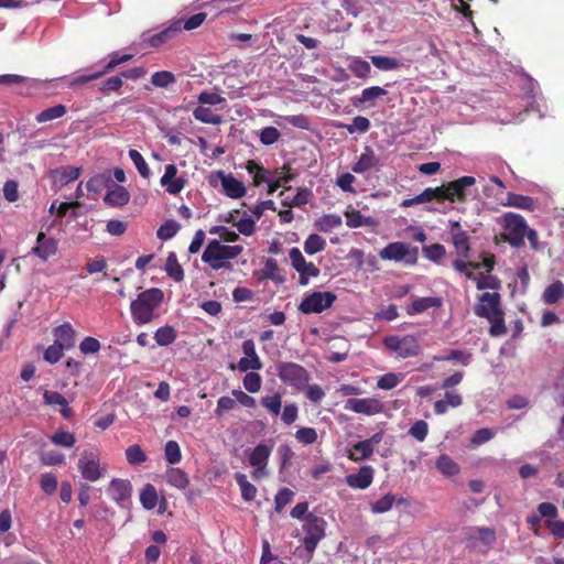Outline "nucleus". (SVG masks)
Listing matches in <instances>:
<instances>
[{"mask_svg": "<svg viewBox=\"0 0 564 564\" xmlns=\"http://www.w3.org/2000/svg\"><path fill=\"white\" fill-rule=\"evenodd\" d=\"M383 346L398 355L402 359L416 357L421 352L419 340L413 335H405L400 337L398 335H390L383 338Z\"/></svg>", "mask_w": 564, "mask_h": 564, "instance_id": "5", "label": "nucleus"}, {"mask_svg": "<svg viewBox=\"0 0 564 564\" xmlns=\"http://www.w3.org/2000/svg\"><path fill=\"white\" fill-rule=\"evenodd\" d=\"M463 398L456 391H446L445 399L438 400L434 403V412L437 415L445 414L448 408H457L462 405Z\"/></svg>", "mask_w": 564, "mask_h": 564, "instance_id": "31", "label": "nucleus"}, {"mask_svg": "<svg viewBox=\"0 0 564 564\" xmlns=\"http://www.w3.org/2000/svg\"><path fill=\"white\" fill-rule=\"evenodd\" d=\"M31 252L40 258L42 261H47L48 258L55 256L57 252V241L52 237H47L44 232H39L36 243Z\"/></svg>", "mask_w": 564, "mask_h": 564, "instance_id": "18", "label": "nucleus"}, {"mask_svg": "<svg viewBox=\"0 0 564 564\" xmlns=\"http://www.w3.org/2000/svg\"><path fill=\"white\" fill-rule=\"evenodd\" d=\"M237 400L236 398H231L229 395H223L217 401V406L215 409V415L217 417L224 416L227 412L234 410L236 408Z\"/></svg>", "mask_w": 564, "mask_h": 564, "instance_id": "58", "label": "nucleus"}, {"mask_svg": "<svg viewBox=\"0 0 564 564\" xmlns=\"http://www.w3.org/2000/svg\"><path fill=\"white\" fill-rule=\"evenodd\" d=\"M260 403L271 415L278 416L281 413L282 397L280 393L264 395L261 398Z\"/></svg>", "mask_w": 564, "mask_h": 564, "instance_id": "45", "label": "nucleus"}, {"mask_svg": "<svg viewBox=\"0 0 564 564\" xmlns=\"http://www.w3.org/2000/svg\"><path fill=\"white\" fill-rule=\"evenodd\" d=\"M43 400H44V403L47 405H58L61 408L59 409L61 414L66 419L70 417L73 411L69 408L68 401L66 400V398L64 395H62L59 392L46 390L43 393Z\"/></svg>", "mask_w": 564, "mask_h": 564, "instance_id": "28", "label": "nucleus"}, {"mask_svg": "<svg viewBox=\"0 0 564 564\" xmlns=\"http://www.w3.org/2000/svg\"><path fill=\"white\" fill-rule=\"evenodd\" d=\"M479 307H484L485 310H487V312L489 314L492 313V312H496L498 310H501V296H500V294L497 293V292H494V293H489V292L482 293L481 295H479L478 303L474 307V313H475L476 316H477V310Z\"/></svg>", "mask_w": 564, "mask_h": 564, "instance_id": "30", "label": "nucleus"}, {"mask_svg": "<svg viewBox=\"0 0 564 564\" xmlns=\"http://www.w3.org/2000/svg\"><path fill=\"white\" fill-rule=\"evenodd\" d=\"M140 502L147 510H152L158 505V492L153 485L147 484L140 492Z\"/></svg>", "mask_w": 564, "mask_h": 564, "instance_id": "40", "label": "nucleus"}, {"mask_svg": "<svg viewBox=\"0 0 564 564\" xmlns=\"http://www.w3.org/2000/svg\"><path fill=\"white\" fill-rule=\"evenodd\" d=\"M349 69L358 78H368L371 73L370 64L361 58L354 59Z\"/></svg>", "mask_w": 564, "mask_h": 564, "instance_id": "56", "label": "nucleus"}, {"mask_svg": "<svg viewBox=\"0 0 564 564\" xmlns=\"http://www.w3.org/2000/svg\"><path fill=\"white\" fill-rule=\"evenodd\" d=\"M107 491L113 501L121 507H126V503L131 499L132 485L128 479L115 478L110 481Z\"/></svg>", "mask_w": 564, "mask_h": 564, "instance_id": "13", "label": "nucleus"}, {"mask_svg": "<svg viewBox=\"0 0 564 564\" xmlns=\"http://www.w3.org/2000/svg\"><path fill=\"white\" fill-rule=\"evenodd\" d=\"M178 230L180 225L175 220L170 219L160 226L156 231V236L161 240H169L172 239Z\"/></svg>", "mask_w": 564, "mask_h": 564, "instance_id": "51", "label": "nucleus"}, {"mask_svg": "<svg viewBox=\"0 0 564 564\" xmlns=\"http://www.w3.org/2000/svg\"><path fill=\"white\" fill-rule=\"evenodd\" d=\"M475 184L476 178L469 175L442 184L440 186L442 200H448L449 203H466L468 188L473 187Z\"/></svg>", "mask_w": 564, "mask_h": 564, "instance_id": "6", "label": "nucleus"}, {"mask_svg": "<svg viewBox=\"0 0 564 564\" xmlns=\"http://www.w3.org/2000/svg\"><path fill=\"white\" fill-rule=\"evenodd\" d=\"M67 109L64 105H56L50 108L44 109L40 113L36 115L35 120L39 123L52 121L63 117L66 113Z\"/></svg>", "mask_w": 564, "mask_h": 564, "instance_id": "42", "label": "nucleus"}, {"mask_svg": "<svg viewBox=\"0 0 564 564\" xmlns=\"http://www.w3.org/2000/svg\"><path fill=\"white\" fill-rule=\"evenodd\" d=\"M276 373L285 386L297 392L304 391L311 379L308 371L303 366L291 361L278 364Z\"/></svg>", "mask_w": 564, "mask_h": 564, "instance_id": "3", "label": "nucleus"}, {"mask_svg": "<svg viewBox=\"0 0 564 564\" xmlns=\"http://www.w3.org/2000/svg\"><path fill=\"white\" fill-rule=\"evenodd\" d=\"M193 116L197 121L209 124H219L221 122V117L213 112V110L208 107H204V105H199L193 111Z\"/></svg>", "mask_w": 564, "mask_h": 564, "instance_id": "39", "label": "nucleus"}, {"mask_svg": "<svg viewBox=\"0 0 564 564\" xmlns=\"http://www.w3.org/2000/svg\"><path fill=\"white\" fill-rule=\"evenodd\" d=\"M305 253L312 256L323 251L326 248V241L323 237L317 234H311L304 241Z\"/></svg>", "mask_w": 564, "mask_h": 564, "instance_id": "44", "label": "nucleus"}, {"mask_svg": "<svg viewBox=\"0 0 564 564\" xmlns=\"http://www.w3.org/2000/svg\"><path fill=\"white\" fill-rule=\"evenodd\" d=\"M126 458L130 465H140L147 460V455L140 445L134 444L126 449Z\"/></svg>", "mask_w": 564, "mask_h": 564, "instance_id": "53", "label": "nucleus"}, {"mask_svg": "<svg viewBox=\"0 0 564 564\" xmlns=\"http://www.w3.org/2000/svg\"><path fill=\"white\" fill-rule=\"evenodd\" d=\"M281 137L280 131L272 126L265 127L260 131L259 138L263 145H271L275 143Z\"/></svg>", "mask_w": 564, "mask_h": 564, "instance_id": "64", "label": "nucleus"}, {"mask_svg": "<svg viewBox=\"0 0 564 564\" xmlns=\"http://www.w3.org/2000/svg\"><path fill=\"white\" fill-rule=\"evenodd\" d=\"M163 297V291L158 288H151L141 292L130 305L134 323L138 325L149 324L153 319L154 311L162 303Z\"/></svg>", "mask_w": 564, "mask_h": 564, "instance_id": "2", "label": "nucleus"}, {"mask_svg": "<svg viewBox=\"0 0 564 564\" xmlns=\"http://www.w3.org/2000/svg\"><path fill=\"white\" fill-rule=\"evenodd\" d=\"M271 448L264 444L257 445L249 456L251 466L267 467Z\"/></svg>", "mask_w": 564, "mask_h": 564, "instance_id": "33", "label": "nucleus"}, {"mask_svg": "<svg viewBox=\"0 0 564 564\" xmlns=\"http://www.w3.org/2000/svg\"><path fill=\"white\" fill-rule=\"evenodd\" d=\"M346 225L349 228H358L370 224V217H365L359 210L348 209L345 213Z\"/></svg>", "mask_w": 564, "mask_h": 564, "instance_id": "49", "label": "nucleus"}, {"mask_svg": "<svg viewBox=\"0 0 564 564\" xmlns=\"http://www.w3.org/2000/svg\"><path fill=\"white\" fill-rule=\"evenodd\" d=\"M289 257L293 269L300 274L299 282L301 285H307L310 278L319 275V269L313 262H307L299 248H292L289 251Z\"/></svg>", "mask_w": 564, "mask_h": 564, "instance_id": "9", "label": "nucleus"}, {"mask_svg": "<svg viewBox=\"0 0 564 564\" xmlns=\"http://www.w3.org/2000/svg\"><path fill=\"white\" fill-rule=\"evenodd\" d=\"M165 478L167 484L181 490L185 489L189 484L187 474L177 467H170L165 473Z\"/></svg>", "mask_w": 564, "mask_h": 564, "instance_id": "32", "label": "nucleus"}, {"mask_svg": "<svg viewBox=\"0 0 564 564\" xmlns=\"http://www.w3.org/2000/svg\"><path fill=\"white\" fill-rule=\"evenodd\" d=\"M247 171L249 174L253 176V184L256 186L261 185L262 183H269V174L270 172L265 170L262 165L258 164L256 161L250 160L247 163Z\"/></svg>", "mask_w": 564, "mask_h": 564, "instance_id": "38", "label": "nucleus"}, {"mask_svg": "<svg viewBox=\"0 0 564 564\" xmlns=\"http://www.w3.org/2000/svg\"><path fill=\"white\" fill-rule=\"evenodd\" d=\"M410 254V248L404 242H391L388 243L380 252L379 257L381 260H393L401 261L406 259Z\"/></svg>", "mask_w": 564, "mask_h": 564, "instance_id": "21", "label": "nucleus"}, {"mask_svg": "<svg viewBox=\"0 0 564 564\" xmlns=\"http://www.w3.org/2000/svg\"><path fill=\"white\" fill-rule=\"evenodd\" d=\"M110 182L111 180L109 176H106L105 174H97L89 178L86 187L89 192L99 194L105 187L109 185Z\"/></svg>", "mask_w": 564, "mask_h": 564, "instance_id": "54", "label": "nucleus"}, {"mask_svg": "<svg viewBox=\"0 0 564 564\" xmlns=\"http://www.w3.org/2000/svg\"><path fill=\"white\" fill-rule=\"evenodd\" d=\"M51 442L55 445L73 447L75 445V435L67 431H58L51 436Z\"/></svg>", "mask_w": 564, "mask_h": 564, "instance_id": "62", "label": "nucleus"}, {"mask_svg": "<svg viewBox=\"0 0 564 564\" xmlns=\"http://www.w3.org/2000/svg\"><path fill=\"white\" fill-rule=\"evenodd\" d=\"M243 251L240 245L228 246L221 243L220 240H210L205 247L202 261L208 264L213 270L221 269L231 270V260L239 257Z\"/></svg>", "mask_w": 564, "mask_h": 564, "instance_id": "1", "label": "nucleus"}, {"mask_svg": "<svg viewBox=\"0 0 564 564\" xmlns=\"http://www.w3.org/2000/svg\"><path fill=\"white\" fill-rule=\"evenodd\" d=\"M129 192L123 186L117 184H112L104 197V202L111 207L124 206L129 203Z\"/></svg>", "mask_w": 564, "mask_h": 564, "instance_id": "23", "label": "nucleus"}, {"mask_svg": "<svg viewBox=\"0 0 564 564\" xmlns=\"http://www.w3.org/2000/svg\"><path fill=\"white\" fill-rule=\"evenodd\" d=\"M502 227L505 229V232L501 234L503 241L514 248H521L524 246L528 225L521 215L514 213L505 214L502 216Z\"/></svg>", "mask_w": 564, "mask_h": 564, "instance_id": "4", "label": "nucleus"}, {"mask_svg": "<svg viewBox=\"0 0 564 564\" xmlns=\"http://www.w3.org/2000/svg\"><path fill=\"white\" fill-rule=\"evenodd\" d=\"M176 82L175 75L169 70L155 72L151 76V83L155 87L166 88Z\"/></svg>", "mask_w": 564, "mask_h": 564, "instance_id": "50", "label": "nucleus"}, {"mask_svg": "<svg viewBox=\"0 0 564 564\" xmlns=\"http://www.w3.org/2000/svg\"><path fill=\"white\" fill-rule=\"evenodd\" d=\"M242 351L245 357L238 361V369L241 372H247L249 370H260L262 368V362L257 355L256 345L252 339H247L242 343Z\"/></svg>", "mask_w": 564, "mask_h": 564, "instance_id": "15", "label": "nucleus"}, {"mask_svg": "<svg viewBox=\"0 0 564 564\" xmlns=\"http://www.w3.org/2000/svg\"><path fill=\"white\" fill-rule=\"evenodd\" d=\"M58 486L57 477L52 473H45L40 478V487L46 495H53Z\"/></svg>", "mask_w": 564, "mask_h": 564, "instance_id": "63", "label": "nucleus"}, {"mask_svg": "<svg viewBox=\"0 0 564 564\" xmlns=\"http://www.w3.org/2000/svg\"><path fill=\"white\" fill-rule=\"evenodd\" d=\"M408 433L417 442H424L429 434V424L423 420H419L411 425Z\"/></svg>", "mask_w": 564, "mask_h": 564, "instance_id": "57", "label": "nucleus"}, {"mask_svg": "<svg viewBox=\"0 0 564 564\" xmlns=\"http://www.w3.org/2000/svg\"><path fill=\"white\" fill-rule=\"evenodd\" d=\"M243 388L250 393H257L261 389L262 379L261 376L253 371H247L242 380Z\"/></svg>", "mask_w": 564, "mask_h": 564, "instance_id": "52", "label": "nucleus"}, {"mask_svg": "<svg viewBox=\"0 0 564 564\" xmlns=\"http://www.w3.org/2000/svg\"><path fill=\"white\" fill-rule=\"evenodd\" d=\"M166 274L175 282H182L184 280V270L178 263L177 257L174 252H170L165 262Z\"/></svg>", "mask_w": 564, "mask_h": 564, "instance_id": "34", "label": "nucleus"}, {"mask_svg": "<svg viewBox=\"0 0 564 564\" xmlns=\"http://www.w3.org/2000/svg\"><path fill=\"white\" fill-rule=\"evenodd\" d=\"M370 61L375 67L381 70H392L400 67V62L390 56L373 55L370 56Z\"/></svg>", "mask_w": 564, "mask_h": 564, "instance_id": "47", "label": "nucleus"}, {"mask_svg": "<svg viewBox=\"0 0 564 564\" xmlns=\"http://www.w3.org/2000/svg\"><path fill=\"white\" fill-rule=\"evenodd\" d=\"M375 468L370 465L361 466L357 473L346 476L345 481L352 489L365 490L372 484Z\"/></svg>", "mask_w": 564, "mask_h": 564, "instance_id": "16", "label": "nucleus"}, {"mask_svg": "<svg viewBox=\"0 0 564 564\" xmlns=\"http://www.w3.org/2000/svg\"><path fill=\"white\" fill-rule=\"evenodd\" d=\"M423 253L429 260L437 262L446 256V249L441 243H433L430 246H424Z\"/></svg>", "mask_w": 564, "mask_h": 564, "instance_id": "59", "label": "nucleus"}, {"mask_svg": "<svg viewBox=\"0 0 564 564\" xmlns=\"http://www.w3.org/2000/svg\"><path fill=\"white\" fill-rule=\"evenodd\" d=\"M506 205L520 209L532 210L534 207V200L530 196L508 193Z\"/></svg>", "mask_w": 564, "mask_h": 564, "instance_id": "41", "label": "nucleus"}, {"mask_svg": "<svg viewBox=\"0 0 564 564\" xmlns=\"http://www.w3.org/2000/svg\"><path fill=\"white\" fill-rule=\"evenodd\" d=\"M326 521L313 513H307L304 518L303 530L305 536L303 545L310 553L314 552L319 541L325 536Z\"/></svg>", "mask_w": 564, "mask_h": 564, "instance_id": "7", "label": "nucleus"}, {"mask_svg": "<svg viewBox=\"0 0 564 564\" xmlns=\"http://www.w3.org/2000/svg\"><path fill=\"white\" fill-rule=\"evenodd\" d=\"M442 303H443V301L438 296L415 297L412 301L410 308H408V314L409 315L421 314L431 307L442 306Z\"/></svg>", "mask_w": 564, "mask_h": 564, "instance_id": "29", "label": "nucleus"}, {"mask_svg": "<svg viewBox=\"0 0 564 564\" xmlns=\"http://www.w3.org/2000/svg\"><path fill=\"white\" fill-rule=\"evenodd\" d=\"M435 466L438 471L448 477L457 475L460 470L459 465L446 454H442L437 457Z\"/></svg>", "mask_w": 564, "mask_h": 564, "instance_id": "36", "label": "nucleus"}, {"mask_svg": "<svg viewBox=\"0 0 564 564\" xmlns=\"http://www.w3.org/2000/svg\"><path fill=\"white\" fill-rule=\"evenodd\" d=\"M182 31V20L172 22L166 29L153 34L147 41L152 47H160L174 39Z\"/></svg>", "mask_w": 564, "mask_h": 564, "instance_id": "20", "label": "nucleus"}, {"mask_svg": "<svg viewBox=\"0 0 564 564\" xmlns=\"http://www.w3.org/2000/svg\"><path fill=\"white\" fill-rule=\"evenodd\" d=\"M221 186L225 194L230 198H241L246 194V187L242 182L232 175H223Z\"/></svg>", "mask_w": 564, "mask_h": 564, "instance_id": "27", "label": "nucleus"}, {"mask_svg": "<svg viewBox=\"0 0 564 564\" xmlns=\"http://www.w3.org/2000/svg\"><path fill=\"white\" fill-rule=\"evenodd\" d=\"M395 501V497L392 494H387L382 498L371 503V511L373 513H383L389 511Z\"/></svg>", "mask_w": 564, "mask_h": 564, "instance_id": "61", "label": "nucleus"}, {"mask_svg": "<svg viewBox=\"0 0 564 564\" xmlns=\"http://www.w3.org/2000/svg\"><path fill=\"white\" fill-rule=\"evenodd\" d=\"M378 164L379 158L375 154L373 150L367 145L358 161L351 166V170L355 173L361 174L377 167Z\"/></svg>", "mask_w": 564, "mask_h": 564, "instance_id": "24", "label": "nucleus"}, {"mask_svg": "<svg viewBox=\"0 0 564 564\" xmlns=\"http://www.w3.org/2000/svg\"><path fill=\"white\" fill-rule=\"evenodd\" d=\"M262 279L272 280L275 282H283L284 279L280 274V268L278 261L273 258H268L264 261V268L262 270Z\"/></svg>", "mask_w": 564, "mask_h": 564, "instance_id": "46", "label": "nucleus"}, {"mask_svg": "<svg viewBox=\"0 0 564 564\" xmlns=\"http://www.w3.org/2000/svg\"><path fill=\"white\" fill-rule=\"evenodd\" d=\"M564 297V284L561 281L551 283L543 292L542 299L545 304H555Z\"/></svg>", "mask_w": 564, "mask_h": 564, "instance_id": "35", "label": "nucleus"}, {"mask_svg": "<svg viewBox=\"0 0 564 564\" xmlns=\"http://www.w3.org/2000/svg\"><path fill=\"white\" fill-rule=\"evenodd\" d=\"M335 293L329 291H315L303 297L297 308L303 314H319L329 308L336 301Z\"/></svg>", "mask_w": 564, "mask_h": 564, "instance_id": "8", "label": "nucleus"}, {"mask_svg": "<svg viewBox=\"0 0 564 564\" xmlns=\"http://www.w3.org/2000/svg\"><path fill=\"white\" fill-rule=\"evenodd\" d=\"M373 448L369 447V444L365 441H359L351 445L347 451V458L354 463H361L368 460L373 455Z\"/></svg>", "mask_w": 564, "mask_h": 564, "instance_id": "25", "label": "nucleus"}, {"mask_svg": "<svg viewBox=\"0 0 564 564\" xmlns=\"http://www.w3.org/2000/svg\"><path fill=\"white\" fill-rule=\"evenodd\" d=\"M176 337L177 333L175 328L170 325L160 327L154 334V339L159 346H169L174 343Z\"/></svg>", "mask_w": 564, "mask_h": 564, "instance_id": "43", "label": "nucleus"}, {"mask_svg": "<svg viewBox=\"0 0 564 564\" xmlns=\"http://www.w3.org/2000/svg\"><path fill=\"white\" fill-rule=\"evenodd\" d=\"M235 480L238 484L241 497L245 501H251L257 496V488L250 481H248L247 476L242 473L235 474Z\"/></svg>", "mask_w": 564, "mask_h": 564, "instance_id": "37", "label": "nucleus"}, {"mask_svg": "<svg viewBox=\"0 0 564 564\" xmlns=\"http://www.w3.org/2000/svg\"><path fill=\"white\" fill-rule=\"evenodd\" d=\"M345 409L359 414L373 415L383 411V404L376 398L348 399Z\"/></svg>", "mask_w": 564, "mask_h": 564, "instance_id": "12", "label": "nucleus"}, {"mask_svg": "<svg viewBox=\"0 0 564 564\" xmlns=\"http://www.w3.org/2000/svg\"><path fill=\"white\" fill-rule=\"evenodd\" d=\"M82 477L88 481H97L104 476L105 469L100 467L99 457L94 453H84L77 463Z\"/></svg>", "mask_w": 564, "mask_h": 564, "instance_id": "10", "label": "nucleus"}, {"mask_svg": "<svg viewBox=\"0 0 564 564\" xmlns=\"http://www.w3.org/2000/svg\"><path fill=\"white\" fill-rule=\"evenodd\" d=\"M80 175V169L76 166H59L57 169L51 170L50 176L53 181V184L57 187H63L68 183L77 180Z\"/></svg>", "mask_w": 564, "mask_h": 564, "instance_id": "19", "label": "nucleus"}, {"mask_svg": "<svg viewBox=\"0 0 564 564\" xmlns=\"http://www.w3.org/2000/svg\"><path fill=\"white\" fill-rule=\"evenodd\" d=\"M56 344L65 349H70L75 345V330L69 323H64L56 327L53 332Z\"/></svg>", "mask_w": 564, "mask_h": 564, "instance_id": "26", "label": "nucleus"}, {"mask_svg": "<svg viewBox=\"0 0 564 564\" xmlns=\"http://www.w3.org/2000/svg\"><path fill=\"white\" fill-rule=\"evenodd\" d=\"M128 155H129L130 160L133 162L139 174L143 178H149L151 175V172H150V169H149L144 158L142 156V154L138 150L131 149V150H129Z\"/></svg>", "mask_w": 564, "mask_h": 564, "instance_id": "48", "label": "nucleus"}, {"mask_svg": "<svg viewBox=\"0 0 564 564\" xmlns=\"http://www.w3.org/2000/svg\"><path fill=\"white\" fill-rule=\"evenodd\" d=\"M160 183L171 195H176L183 191L187 181L183 176H177V167L175 164H167Z\"/></svg>", "mask_w": 564, "mask_h": 564, "instance_id": "14", "label": "nucleus"}, {"mask_svg": "<svg viewBox=\"0 0 564 564\" xmlns=\"http://www.w3.org/2000/svg\"><path fill=\"white\" fill-rule=\"evenodd\" d=\"M344 127L351 134L355 132L365 133L370 129V121L366 117L357 116L351 123L344 124Z\"/></svg>", "mask_w": 564, "mask_h": 564, "instance_id": "60", "label": "nucleus"}, {"mask_svg": "<svg viewBox=\"0 0 564 564\" xmlns=\"http://www.w3.org/2000/svg\"><path fill=\"white\" fill-rule=\"evenodd\" d=\"M387 94L388 91L384 88L379 86H372L365 88L361 91L360 96L354 97L351 101L355 107H361L365 105L373 106L377 99L382 98Z\"/></svg>", "mask_w": 564, "mask_h": 564, "instance_id": "22", "label": "nucleus"}, {"mask_svg": "<svg viewBox=\"0 0 564 564\" xmlns=\"http://www.w3.org/2000/svg\"><path fill=\"white\" fill-rule=\"evenodd\" d=\"M477 316L486 318L490 323L489 335L491 337H499L507 333V326L505 324V312L498 310L492 313H488L484 307L477 310Z\"/></svg>", "mask_w": 564, "mask_h": 564, "instance_id": "17", "label": "nucleus"}, {"mask_svg": "<svg viewBox=\"0 0 564 564\" xmlns=\"http://www.w3.org/2000/svg\"><path fill=\"white\" fill-rule=\"evenodd\" d=\"M294 492L289 488H282L274 497V509L278 513L282 512L284 507L292 502Z\"/></svg>", "mask_w": 564, "mask_h": 564, "instance_id": "55", "label": "nucleus"}, {"mask_svg": "<svg viewBox=\"0 0 564 564\" xmlns=\"http://www.w3.org/2000/svg\"><path fill=\"white\" fill-rule=\"evenodd\" d=\"M448 232L452 237V242L455 247L456 253L463 259L470 258V238L466 230L463 229L459 221H449Z\"/></svg>", "mask_w": 564, "mask_h": 564, "instance_id": "11", "label": "nucleus"}]
</instances>
